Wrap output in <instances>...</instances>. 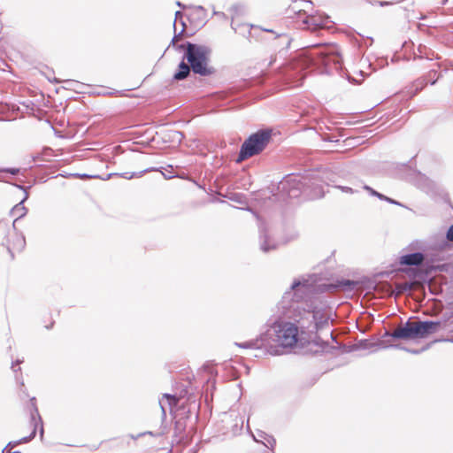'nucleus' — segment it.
I'll list each match as a JSON object with an SVG mask.
<instances>
[{
	"label": "nucleus",
	"mask_w": 453,
	"mask_h": 453,
	"mask_svg": "<svg viewBox=\"0 0 453 453\" xmlns=\"http://www.w3.org/2000/svg\"><path fill=\"white\" fill-rule=\"evenodd\" d=\"M313 285L309 280L295 279L277 303L276 314L269 318L265 330L256 339L235 345L242 349H263L273 356L282 354L281 349L294 347L299 331L315 334L328 326V311L311 297Z\"/></svg>",
	"instance_id": "obj_1"
},
{
	"label": "nucleus",
	"mask_w": 453,
	"mask_h": 453,
	"mask_svg": "<svg viewBox=\"0 0 453 453\" xmlns=\"http://www.w3.org/2000/svg\"><path fill=\"white\" fill-rule=\"evenodd\" d=\"M341 60L338 54H329L324 48L314 47L303 52L298 59L287 66L282 71V79L295 87L302 85L306 73H303L304 69L310 67L324 68L325 72H329L332 68L340 67Z\"/></svg>",
	"instance_id": "obj_2"
},
{
	"label": "nucleus",
	"mask_w": 453,
	"mask_h": 453,
	"mask_svg": "<svg viewBox=\"0 0 453 453\" xmlns=\"http://www.w3.org/2000/svg\"><path fill=\"white\" fill-rule=\"evenodd\" d=\"M181 31L173 36L171 44H173L177 50L184 51L183 58L190 65L191 70L195 74L203 77L214 74L216 69L210 65L211 49L209 46L193 43L191 42H186L178 45L175 44V41L182 35L186 27L183 21H181Z\"/></svg>",
	"instance_id": "obj_3"
},
{
	"label": "nucleus",
	"mask_w": 453,
	"mask_h": 453,
	"mask_svg": "<svg viewBox=\"0 0 453 453\" xmlns=\"http://www.w3.org/2000/svg\"><path fill=\"white\" fill-rule=\"evenodd\" d=\"M318 182V178L314 174H296L291 173L286 175L281 181H280L278 189L280 190L289 198H296L302 193H306L310 184Z\"/></svg>",
	"instance_id": "obj_4"
},
{
	"label": "nucleus",
	"mask_w": 453,
	"mask_h": 453,
	"mask_svg": "<svg viewBox=\"0 0 453 453\" xmlns=\"http://www.w3.org/2000/svg\"><path fill=\"white\" fill-rule=\"evenodd\" d=\"M271 140V131L267 129L258 130L250 134L242 144L238 157L235 160L237 164L261 153Z\"/></svg>",
	"instance_id": "obj_5"
},
{
	"label": "nucleus",
	"mask_w": 453,
	"mask_h": 453,
	"mask_svg": "<svg viewBox=\"0 0 453 453\" xmlns=\"http://www.w3.org/2000/svg\"><path fill=\"white\" fill-rule=\"evenodd\" d=\"M231 27L234 32L240 33L241 35H242L244 37H246L249 40L257 36L255 34H253L251 32V29H260L263 32H267V33L273 34V47L275 50H279V52L288 50L292 42V38L288 34H286V33L278 34L272 29L265 28V27L256 26L253 24H237V23L232 21Z\"/></svg>",
	"instance_id": "obj_6"
},
{
	"label": "nucleus",
	"mask_w": 453,
	"mask_h": 453,
	"mask_svg": "<svg viewBox=\"0 0 453 453\" xmlns=\"http://www.w3.org/2000/svg\"><path fill=\"white\" fill-rule=\"evenodd\" d=\"M30 402H31V404L33 407V411L31 412V425L33 426V430L28 436H25L15 442H9L8 443L9 446L14 447L19 443H27V442L30 441L31 440H33L35 437L38 424L41 425V429H40L41 438H42V436H43L44 431H43V426H42V421L41 416L39 415V411H38V409L35 404V402H36L35 397H32L30 399Z\"/></svg>",
	"instance_id": "obj_7"
},
{
	"label": "nucleus",
	"mask_w": 453,
	"mask_h": 453,
	"mask_svg": "<svg viewBox=\"0 0 453 453\" xmlns=\"http://www.w3.org/2000/svg\"><path fill=\"white\" fill-rule=\"evenodd\" d=\"M441 326L440 321L425 320L416 322L414 327L415 338H425L435 333Z\"/></svg>",
	"instance_id": "obj_8"
},
{
	"label": "nucleus",
	"mask_w": 453,
	"mask_h": 453,
	"mask_svg": "<svg viewBox=\"0 0 453 453\" xmlns=\"http://www.w3.org/2000/svg\"><path fill=\"white\" fill-rule=\"evenodd\" d=\"M329 19L326 15H311L303 20V23L307 25V28L316 30L319 27H327Z\"/></svg>",
	"instance_id": "obj_9"
},
{
	"label": "nucleus",
	"mask_w": 453,
	"mask_h": 453,
	"mask_svg": "<svg viewBox=\"0 0 453 453\" xmlns=\"http://www.w3.org/2000/svg\"><path fill=\"white\" fill-rule=\"evenodd\" d=\"M425 255L421 252H413L400 257L399 263L403 265L418 266L423 264Z\"/></svg>",
	"instance_id": "obj_10"
},
{
	"label": "nucleus",
	"mask_w": 453,
	"mask_h": 453,
	"mask_svg": "<svg viewBox=\"0 0 453 453\" xmlns=\"http://www.w3.org/2000/svg\"><path fill=\"white\" fill-rule=\"evenodd\" d=\"M384 336L385 337L389 336L394 339H403V340L416 339L414 327L413 328L399 327L392 332L386 331V333L384 334Z\"/></svg>",
	"instance_id": "obj_11"
},
{
	"label": "nucleus",
	"mask_w": 453,
	"mask_h": 453,
	"mask_svg": "<svg viewBox=\"0 0 453 453\" xmlns=\"http://www.w3.org/2000/svg\"><path fill=\"white\" fill-rule=\"evenodd\" d=\"M259 233H260V249L263 252L267 253L273 250L276 249V244L274 242H271L269 236L265 233V230L263 225H259Z\"/></svg>",
	"instance_id": "obj_12"
},
{
	"label": "nucleus",
	"mask_w": 453,
	"mask_h": 453,
	"mask_svg": "<svg viewBox=\"0 0 453 453\" xmlns=\"http://www.w3.org/2000/svg\"><path fill=\"white\" fill-rule=\"evenodd\" d=\"M27 197H28V195H27V193H26L25 197L19 203H17L11 211V213L12 214V216L16 217V219H14V221L12 223L13 228H15V226H16V222L19 219L23 218L27 212V209L23 205L24 202L27 199Z\"/></svg>",
	"instance_id": "obj_13"
},
{
	"label": "nucleus",
	"mask_w": 453,
	"mask_h": 453,
	"mask_svg": "<svg viewBox=\"0 0 453 453\" xmlns=\"http://www.w3.org/2000/svg\"><path fill=\"white\" fill-rule=\"evenodd\" d=\"M185 59L182 58L180 63L178 65L177 72L173 74V79L176 81H183L185 80L189 74L191 70L190 65L187 62L185 63Z\"/></svg>",
	"instance_id": "obj_14"
},
{
	"label": "nucleus",
	"mask_w": 453,
	"mask_h": 453,
	"mask_svg": "<svg viewBox=\"0 0 453 453\" xmlns=\"http://www.w3.org/2000/svg\"><path fill=\"white\" fill-rule=\"evenodd\" d=\"M358 285V282L357 280H349V279H342L338 280L335 282L334 287L342 290L343 292H352L356 289L357 286Z\"/></svg>",
	"instance_id": "obj_15"
},
{
	"label": "nucleus",
	"mask_w": 453,
	"mask_h": 453,
	"mask_svg": "<svg viewBox=\"0 0 453 453\" xmlns=\"http://www.w3.org/2000/svg\"><path fill=\"white\" fill-rule=\"evenodd\" d=\"M253 437L256 441H261L268 449H273L276 444L275 439L263 431L257 433V437Z\"/></svg>",
	"instance_id": "obj_16"
},
{
	"label": "nucleus",
	"mask_w": 453,
	"mask_h": 453,
	"mask_svg": "<svg viewBox=\"0 0 453 453\" xmlns=\"http://www.w3.org/2000/svg\"><path fill=\"white\" fill-rule=\"evenodd\" d=\"M25 245H26L25 237L23 235H17L12 246H10V245L7 246V250L11 256L12 260L14 259L13 250H18V251H22L25 248Z\"/></svg>",
	"instance_id": "obj_17"
},
{
	"label": "nucleus",
	"mask_w": 453,
	"mask_h": 453,
	"mask_svg": "<svg viewBox=\"0 0 453 453\" xmlns=\"http://www.w3.org/2000/svg\"><path fill=\"white\" fill-rule=\"evenodd\" d=\"M418 183H424L422 189L428 195L434 196L436 194V186L434 182L425 176H421Z\"/></svg>",
	"instance_id": "obj_18"
},
{
	"label": "nucleus",
	"mask_w": 453,
	"mask_h": 453,
	"mask_svg": "<svg viewBox=\"0 0 453 453\" xmlns=\"http://www.w3.org/2000/svg\"><path fill=\"white\" fill-rule=\"evenodd\" d=\"M154 171H157V168L150 167V168L144 169V170H142V171H141L139 173L125 172V173H114V174L115 175H119L122 178L127 179V180H131L134 177H142L143 175V173H150V172H154Z\"/></svg>",
	"instance_id": "obj_19"
},
{
	"label": "nucleus",
	"mask_w": 453,
	"mask_h": 453,
	"mask_svg": "<svg viewBox=\"0 0 453 453\" xmlns=\"http://www.w3.org/2000/svg\"><path fill=\"white\" fill-rule=\"evenodd\" d=\"M185 421L179 419L175 421L174 424V435L179 437L180 440H182L184 438V435L182 434L185 430Z\"/></svg>",
	"instance_id": "obj_20"
},
{
	"label": "nucleus",
	"mask_w": 453,
	"mask_h": 453,
	"mask_svg": "<svg viewBox=\"0 0 453 453\" xmlns=\"http://www.w3.org/2000/svg\"><path fill=\"white\" fill-rule=\"evenodd\" d=\"M163 399H165L170 408L178 404L179 399L176 395L171 394H164Z\"/></svg>",
	"instance_id": "obj_21"
},
{
	"label": "nucleus",
	"mask_w": 453,
	"mask_h": 453,
	"mask_svg": "<svg viewBox=\"0 0 453 453\" xmlns=\"http://www.w3.org/2000/svg\"><path fill=\"white\" fill-rule=\"evenodd\" d=\"M168 137L170 139H172L173 141L177 140V141L180 142L181 139L183 138V134L181 132L172 130V131H170Z\"/></svg>",
	"instance_id": "obj_22"
},
{
	"label": "nucleus",
	"mask_w": 453,
	"mask_h": 453,
	"mask_svg": "<svg viewBox=\"0 0 453 453\" xmlns=\"http://www.w3.org/2000/svg\"><path fill=\"white\" fill-rule=\"evenodd\" d=\"M427 77L431 80V85H434L437 80L440 78V75H437V72L435 70H431L428 73Z\"/></svg>",
	"instance_id": "obj_23"
},
{
	"label": "nucleus",
	"mask_w": 453,
	"mask_h": 453,
	"mask_svg": "<svg viewBox=\"0 0 453 453\" xmlns=\"http://www.w3.org/2000/svg\"><path fill=\"white\" fill-rule=\"evenodd\" d=\"M393 347L396 348V349H403V350L407 351L411 354H419L420 353L419 349H408V348L401 346V345H394Z\"/></svg>",
	"instance_id": "obj_24"
},
{
	"label": "nucleus",
	"mask_w": 453,
	"mask_h": 453,
	"mask_svg": "<svg viewBox=\"0 0 453 453\" xmlns=\"http://www.w3.org/2000/svg\"><path fill=\"white\" fill-rule=\"evenodd\" d=\"M242 195L241 194H238V193H234V194H231L228 198L231 200V201H234V202H237L239 203H242Z\"/></svg>",
	"instance_id": "obj_25"
},
{
	"label": "nucleus",
	"mask_w": 453,
	"mask_h": 453,
	"mask_svg": "<svg viewBox=\"0 0 453 453\" xmlns=\"http://www.w3.org/2000/svg\"><path fill=\"white\" fill-rule=\"evenodd\" d=\"M0 172L8 173H11L12 175H16L19 173V169H18V168H4V169H0Z\"/></svg>",
	"instance_id": "obj_26"
},
{
	"label": "nucleus",
	"mask_w": 453,
	"mask_h": 453,
	"mask_svg": "<svg viewBox=\"0 0 453 453\" xmlns=\"http://www.w3.org/2000/svg\"><path fill=\"white\" fill-rule=\"evenodd\" d=\"M426 85V82L424 81V80H418L416 81L415 83V86H416V93L419 90H421L424 86Z\"/></svg>",
	"instance_id": "obj_27"
},
{
	"label": "nucleus",
	"mask_w": 453,
	"mask_h": 453,
	"mask_svg": "<svg viewBox=\"0 0 453 453\" xmlns=\"http://www.w3.org/2000/svg\"><path fill=\"white\" fill-rule=\"evenodd\" d=\"M447 241L453 242V224L449 227L446 233Z\"/></svg>",
	"instance_id": "obj_28"
},
{
	"label": "nucleus",
	"mask_w": 453,
	"mask_h": 453,
	"mask_svg": "<svg viewBox=\"0 0 453 453\" xmlns=\"http://www.w3.org/2000/svg\"><path fill=\"white\" fill-rule=\"evenodd\" d=\"M364 189H365L366 191L369 192V194L372 196H376L378 195V191L374 190L372 188L367 186V185H365L364 186Z\"/></svg>",
	"instance_id": "obj_29"
},
{
	"label": "nucleus",
	"mask_w": 453,
	"mask_h": 453,
	"mask_svg": "<svg viewBox=\"0 0 453 453\" xmlns=\"http://www.w3.org/2000/svg\"><path fill=\"white\" fill-rule=\"evenodd\" d=\"M388 203H391V204H395V205H398V206H403V204L401 203H399L398 201H395L390 197H388L387 198V201Z\"/></svg>",
	"instance_id": "obj_30"
},
{
	"label": "nucleus",
	"mask_w": 453,
	"mask_h": 453,
	"mask_svg": "<svg viewBox=\"0 0 453 453\" xmlns=\"http://www.w3.org/2000/svg\"><path fill=\"white\" fill-rule=\"evenodd\" d=\"M415 326H416V322H411V321L408 320V321L404 324V326H403V327L413 328V327H415Z\"/></svg>",
	"instance_id": "obj_31"
},
{
	"label": "nucleus",
	"mask_w": 453,
	"mask_h": 453,
	"mask_svg": "<svg viewBox=\"0 0 453 453\" xmlns=\"http://www.w3.org/2000/svg\"><path fill=\"white\" fill-rule=\"evenodd\" d=\"M22 363V360L17 359L15 362L12 363V369L14 372H16L18 370L15 369V365H18Z\"/></svg>",
	"instance_id": "obj_32"
},
{
	"label": "nucleus",
	"mask_w": 453,
	"mask_h": 453,
	"mask_svg": "<svg viewBox=\"0 0 453 453\" xmlns=\"http://www.w3.org/2000/svg\"><path fill=\"white\" fill-rule=\"evenodd\" d=\"M159 404H160V407H161V410H162L163 417H165L166 411H165V403L162 401H159Z\"/></svg>",
	"instance_id": "obj_33"
},
{
	"label": "nucleus",
	"mask_w": 453,
	"mask_h": 453,
	"mask_svg": "<svg viewBox=\"0 0 453 453\" xmlns=\"http://www.w3.org/2000/svg\"><path fill=\"white\" fill-rule=\"evenodd\" d=\"M378 4L384 7V6H388L390 4H392L393 3L392 2H388V1H379Z\"/></svg>",
	"instance_id": "obj_34"
},
{
	"label": "nucleus",
	"mask_w": 453,
	"mask_h": 453,
	"mask_svg": "<svg viewBox=\"0 0 453 453\" xmlns=\"http://www.w3.org/2000/svg\"><path fill=\"white\" fill-rule=\"evenodd\" d=\"M182 16H183V14H182L181 12H180V11L176 12H175V21L174 22H176L177 19H179V18L181 19ZM173 27L175 28V23H173Z\"/></svg>",
	"instance_id": "obj_35"
},
{
	"label": "nucleus",
	"mask_w": 453,
	"mask_h": 453,
	"mask_svg": "<svg viewBox=\"0 0 453 453\" xmlns=\"http://www.w3.org/2000/svg\"><path fill=\"white\" fill-rule=\"evenodd\" d=\"M213 14L217 15V16H219V17H220L222 19H226V15L224 12H216V11H214Z\"/></svg>",
	"instance_id": "obj_36"
},
{
	"label": "nucleus",
	"mask_w": 453,
	"mask_h": 453,
	"mask_svg": "<svg viewBox=\"0 0 453 453\" xmlns=\"http://www.w3.org/2000/svg\"><path fill=\"white\" fill-rule=\"evenodd\" d=\"M340 188L346 193H353V190L349 187H340Z\"/></svg>",
	"instance_id": "obj_37"
},
{
	"label": "nucleus",
	"mask_w": 453,
	"mask_h": 453,
	"mask_svg": "<svg viewBox=\"0 0 453 453\" xmlns=\"http://www.w3.org/2000/svg\"><path fill=\"white\" fill-rule=\"evenodd\" d=\"M376 197H378L380 200H383V201H387V198H388V196H386L385 195L379 193V192H378V195L376 196Z\"/></svg>",
	"instance_id": "obj_38"
},
{
	"label": "nucleus",
	"mask_w": 453,
	"mask_h": 453,
	"mask_svg": "<svg viewBox=\"0 0 453 453\" xmlns=\"http://www.w3.org/2000/svg\"><path fill=\"white\" fill-rule=\"evenodd\" d=\"M176 4L181 8H184V5L180 1H177Z\"/></svg>",
	"instance_id": "obj_39"
},
{
	"label": "nucleus",
	"mask_w": 453,
	"mask_h": 453,
	"mask_svg": "<svg viewBox=\"0 0 453 453\" xmlns=\"http://www.w3.org/2000/svg\"><path fill=\"white\" fill-rule=\"evenodd\" d=\"M50 81L53 82V83H59L60 82V81L58 79H57V78H54V80Z\"/></svg>",
	"instance_id": "obj_40"
},
{
	"label": "nucleus",
	"mask_w": 453,
	"mask_h": 453,
	"mask_svg": "<svg viewBox=\"0 0 453 453\" xmlns=\"http://www.w3.org/2000/svg\"><path fill=\"white\" fill-rule=\"evenodd\" d=\"M248 211H251V212L256 216V218H257V219H259L258 215H257L255 211H252V210H250V209H248Z\"/></svg>",
	"instance_id": "obj_41"
},
{
	"label": "nucleus",
	"mask_w": 453,
	"mask_h": 453,
	"mask_svg": "<svg viewBox=\"0 0 453 453\" xmlns=\"http://www.w3.org/2000/svg\"><path fill=\"white\" fill-rule=\"evenodd\" d=\"M422 49H423V46L422 45H419L418 48V52L421 54L423 51H422Z\"/></svg>",
	"instance_id": "obj_42"
},
{
	"label": "nucleus",
	"mask_w": 453,
	"mask_h": 453,
	"mask_svg": "<svg viewBox=\"0 0 453 453\" xmlns=\"http://www.w3.org/2000/svg\"><path fill=\"white\" fill-rule=\"evenodd\" d=\"M80 176H81V178H82V179H83V178H88V177H89L88 174H81V175H80Z\"/></svg>",
	"instance_id": "obj_43"
},
{
	"label": "nucleus",
	"mask_w": 453,
	"mask_h": 453,
	"mask_svg": "<svg viewBox=\"0 0 453 453\" xmlns=\"http://www.w3.org/2000/svg\"><path fill=\"white\" fill-rule=\"evenodd\" d=\"M143 434H139L136 437H134V436H133V438H134V439H136V438H138V437H140V436H142V435H143Z\"/></svg>",
	"instance_id": "obj_44"
},
{
	"label": "nucleus",
	"mask_w": 453,
	"mask_h": 453,
	"mask_svg": "<svg viewBox=\"0 0 453 453\" xmlns=\"http://www.w3.org/2000/svg\"><path fill=\"white\" fill-rule=\"evenodd\" d=\"M19 383H20V385H21L22 387H24V382H23V380H20Z\"/></svg>",
	"instance_id": "obj_45"
},
{
	"label": "nucleus",
	"mask_w": 453,
	"mask_h": 453,
	"mask_svg": "<svg viewBox=\"0 0 453 453\" xmlns=\"http://www.w3.org/2000/svg\"><path fill=\"white\" fill-rule=\"evenodd\" d=\"M198 9L201 10V11L203 10V8L202 6H198Z\"/></svg>",
	"instance_id": "obj_46"
},
{
	"label": "nucleus",
	"mask_w": 453,
	"mask_h": 453,
	"mask_svg": "<svg viewBox=\"0 0 453 453\" xmlns=\"http://www.w3.org/2000/svg\"><path fill=\"white\" fill-rule=\"evenodd\" d=\"M13 453H21L20 451H14Z\"/></svg>",
	"instance_id": "obj_47"
}]
</instances>
